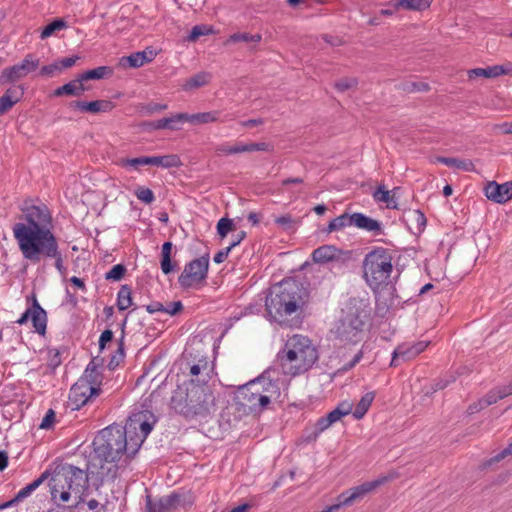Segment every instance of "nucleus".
Returning a JSON list of instances; mask_svg holds the SVG:
<instances>
[{"instance_id":"a878e982","label":"nucleus","mask_w":512,"mask_h":512,"mask_svg":"<svg viewBox=\"0 0 512 512\" xmlns=\"http://www.w3.org/2000/svg\"><path fill=\"white\" fill-rule=\"evenodd\" d=\"M429 0H391L387 6H393L395 10L423 11L430 7Z\"/></svg>"},{"instance_id":"680f3d73","label":"nucleus","mask_w":512,"mask_h":512,"mask_svg":"<svg viewBox=\"0 0 512 512\" xmlns=\"http://www.w3.org/2000/svg\"><path fill=\"white\" fill-rule=\"evenodd\" d=\"M494 133L512 134V122H503L492 126Z\"/></svg>"},{"instance_id":"72a5a7b5","label":"nucleus","mask_w":512,"mask_h":512,"mask_svg":"<svg viewBox=\"0 0 512 512\" xmlns=\"http://www.w3.org/2000/svg\"><path fill=\"white\" fill-rule=\"evenodd\" d=\"M503 72H505V70L495 65L487 68L471 69L468 71V76L470 79L477 77L494 78L503 75Z\"/></svg>"},{"instance_id":"f8f14e48","label":"nucleus","mask_w":512,"mask_h":512,"mask_svg":"<svg viewBox=\"0 0 512 512\" xmlns=\"http://www.w3.org/2000/svg\"><path fill=\"white\" fill-rule=\"evenodd\" d=\"M24 219L26 223H16L13 226L14 235H20L23 230L39 231L52 229V216L45 205H32L24 210Z\"/></svg>"},{"instance_id":"052dcab7","label":"nucleus","mask_w":512,"mask_h":512,"mask_svg":"<svg viewBox=\"0 0 512 512\" xmlns=\"http://www.w3.org/2000/svg\"><path fill=\"white\" fill-rule=\"evenodd\" d=\"M55 412L53 409H49L47 412H46V415L44 416V418L42 419V422L40 424V428L41 429H49L52 427L54 421H55Z\"/></svg>"},{"instance_id":"473e14b6","label":"nucleus","mask_w":512,"mask_h":512,"mask_svg":"<svg viewBox=\"0 0 512 512\" xmlns=\"http://www.w3.org/2000/svg\"><path fill=\"white\" fill-rule=\"evenodd\" d=\"M350 226H353V214L343 213L329 222L327 232L340 231Z\"/></svg>"},{"instance_id":"f3484780","label":"nucleus","mask_w":512,"mask_h":512,"mask_svg":"<svg viewBox=\"0 0 512 512\" xmlns=\"http://www.w3.org/2000/svg\"><path fill=\"white\" fill-rule=\"evenodd\" d=\"M428 344L429 342L427 341H418L413 344L399 345L392 353L390 366H398L399 360L409 361L415 358L427 348Z\"/></svg>"},{"instance_id":"c756f323","label":"nucleus","mask_w":512,"mask_h":512,"mask_svg":"<svg viewBox=\"0 0 512 512\" xmlns=\"http://www.w3.org/2000/svg\"><path fill=\"white\" fill-rule=\"evenodd\" d=\"M113 69L110 66H99L97 68L87 70L83 73H81L79 76L81 80L88 81V80H100L107 77L112 76Z\"/></svg>"},{"instance_id":"e2e57ef3","label":"nucleus","mask_w":512,"mask_h":512,"mask_svg":"<svg viewBox=\"0 0 512 512\" xmlns=\"http://www.w3.org/2000/svg\"><path fill=\"white\" fill-rule=\"evenodd\" d=\"M331 425L332 424L326 416L319 418L315 424V437L328 429Z\"/></svg>"},{"instance_id":"423d86ee","label":"nucleus","mask_w":512,"mask_h":512,"mask_svg":"<svg viewBox=\"0 0 512 512\" xmlns=\"http://www.w3.org/2000/svg\"><path fill=\"white\" fill-rule=\"evenodd\" d=\"M280 394L278 384L265 376L240 386L235 394V401L245 411L251 413L261 412Z\"/></svg>"},{"instance_id":"bb28decb","label":"nucleus","mask_w":512,"mask_h":512,"mask_svg":"<svg viewBox=\"0 0 512 512\" xmlns=\"http://www.w3.org/2000/svg\"><path fill=\"white\" fill-rule=\"evenodd\" d=\"M436 161L442 163L448 167L455 168L462 171L472 172L475 170L473 162L469 159H459L453 157H442L436 158Z\"/></svg>"},{"instance_id":"37998d69","label":"nucleus","mask_w":512,"mask_h":512,"mask_svg":"<svg viewBox=\"0 0 512 512\" xmlns=\"http://www.w3.org/2000/svg\"><path fill=\"white\" fill-rule=\"evenodd\" d=\"M245 237H246V233L244 231H241L240 239L239 240H233L231 242V244L226 249H223V250L219 251L217 254H215V256L213 258L214 262L217 263V264H220V263L224 262L227 259L231 249L234 248L235 246L239 245L240 242Z\"/></svg>"},{"instance_id":"412c9836","label":"nucleus","mask_w":512,"mask_h":512,"mask_svg":"<svg viewBox=\"0 0 512 512\" xmlns=\"http://www.w3.org/2000/svg\"><path fill=\"white\" fill-rule=\"evenodd\" d=\"M32 306H31V321L35 331L39 334H44L47 326V313L40 306L35 295H32Z\"/></svg>"},{"instance_id":"9d476101","label":"nucleus","mask_w":512,"mask_h":512,"mask_svg":"<svg viewBox=\"0 0 512 512\" xmlns=\"http://www.w3.org/2000/svg\"><path fill=\"white\" fill-rule=\"evenodd\" d=\"M156 422L155 415L149 410L134 412L129 416L123 430L126 432V437H129L132 454L138 452Z\"/></svg>"},{"instance_id":"4d7b16f0","label":"nucleus","mask_w":512,"mask_h":512,"mask_svg":"<svg viewBox=\"0 0 512 512\" xmlns=\"http://www.w3.org/2000/svg\"><path fill=\"white\" fill-rule=\"evenodd\" d=\"M183 304L181 301L171 302L168 305H164V313L171 316H175L183 311Z\"/></svg>"},{"instance_id":"20e7f679","label":"nucleus","mask_w":512,"mask_h":512,"mask_svg":"<svg viewBox=\"0 0 512 512\" xmlns=\"http://www.w3.org/2000/svg\"><path fill=\"white\" fill-rule=\"evenodd\" d=\"M319 358L316 347L308 337L293 335L282 351L278 360L285 375L297 376L307 372Z\"/></svg>"},{"instance_id":"c9c22d12","label":"nucleus","mask_w":512,"mask_h":512,"mask_svg":"<svg viewBox=\"0 0 512 512\" xmlns=\"http://www.w3.org/2000/svg\"><path fill=\"white\" fill-rule=\"evenodd\" d=\"M131 288L128 285H122L117 294V307L124 311L132 306Z\"/></svg>"},{"instance_id":"5701e85b","label":"nucleus","mask_w":512,"mask_h":512,"mask_svg":"<svg viewBox=\"0 0 512 512\" xmlns=\"http://www.w3.org/2000/svg\"><path fill=\"white\" fill-rule=\"evenodd\" d=\"M155 54L152 50L147 51H139L132 53L129 56H123L120 59V65L123 67H131V68H139L143 66L145 63H149L153 60Z\"/></svg>"},{"instance_id":"58836bf2","label":"nucleus","mask_w":512,"mask_h":512,"mask_svg":"<svg viewBox=\"0 0 512 512\" xmlns=\"http://www.w3.org/2000/svg\"><path fill=\"white\" fill-rule=\"evenodd\" d=\"M262 36L260 34H249V33H234L232 34L227 43L245 42L257 44L261 41Z\"/></svg>"},{"instance_id":"de8ad7c7","label":"nucleus","mask_w":512,"mask_h":512,"mask_svg":"<svg viewBox=\"0 0 512 512\" xmlns=\"http://www.w3.org/2000/svg\"><path fill=\"white\" fill-rule=\"evenodd\" d=\"M127 269L123 264L114 265L106 274V280L119 281L125 275Z\"/></svg>"},{"instance_id":"4468645a","label":"nucleus","mask_w":512,"mask_h":512,"mask_svg":"<svg viewBox=\"0 0 512 512\" xmlns=\"http://www.w3.org/2000/svg\"><path fill=\"white\" fill-rule=\"evenodd\" d=\"M38 66L39 59L33 54H28L20 64L4 69L0 76V82L7 83L21 79L36 70Z\"/></svg>"},{"instance_id":"7ed1b4c3","label":"nucleus","mask_w":512,"mask_h":512,"mask_svg":"<svg viewBox=\"0 0 512 512\" xmlns=\"http://www.w3.org/2000/svg\"><path fill=\"white\" fill-rule=\"evenodd\" d=\"M170 406L186 419H203L216 411V399L208 386L189 384L185 393L174 392Z\"/></svg>"},{"instance_id":"79ce46f5","label":"nucleus","mask_w":512,"mask_h":512,"mask_svg":"<svg viewBox=\"0 0 512 512\" xmlns=\"http://www.w3.org/2000/svg\"><path fill=\"white\" fill-rule=\"evenodd\" d=\"M213 33V29L208 25H196L191 29L190 34L187 37L189 42L197 41L201 36L209 35Z\"/></svg>"},{"instance_id":"338daca9","label":"nucleus","mask_w":512,"mask_h":512,"mask_svg":"<svg viewBox=\"0 0 512 512\" xmlns=\"http://www.w3.org/2000/svg\"><path fill=\"white\" fill-rule=\"evenodd\" d=\"M15 105V101H11L8 95L0 97V115L9 111Z\"/></svg>"},{"instance_id":"a211bd4d","label":"nucleus","mask_w":512,"mask_h":512,"mask_svg":"<svg viewBox=\"0 0 512 512\" xmlns=\"http://www.w3.org/2000/svg\"><path fill=\"white\" fill-rule=\"evenodd\" d=\"M484 194L489 200L504 204L512 199V181L503 184L489 181L484 187Z\"/></svg>"},{"instance_id":"cd10ccee","label":"nucleus","mask_w":512,"mask_h":512,"mask_svg":"<svg viewBox=\"0 0 512 512\" xmlns=\"http://www.w3.org/2000/svg\"><path fill=\"white\" fill-rule=\"evenodd\" d=\"M211 74L205 71L199 72L188 78L182 85L183 90L191 91L207 85L211 81Z\"/></svg>"},{"instance_id":"bf43d9fd","label":"nucleus","mask_w":512,"mask_h":512,"mask_svg":"<svg viewBox=\"0 0 512 512\" xmlns=\"http://www.w3.org/2000/svg\"><path fill=\"white\" fill-rule=\"evenodd\" d=\"M244 145V152H253V151H269L270 145L265 142L260 143H247Z\"/></svg>"},{"instance_id":"2f4dec72","label":"nucleus","mask_w":512,"mask_h":512,"mask_svg":"<svg viewBox=\"0 0 512 512\" xmlns=\"http://www.w3.org/2000/svg\"><path fill=\"white\" fill-rule=\"evenodd\" d=\"M171 252H172V243L165 242L162 245L160 266H161L162 272L166 275L170 274L175 268V264H173L171 261Z\"/></svg>"},{"instance_id":"49530a36","label":"nucleus","mask_w":512,"mask_h":512,"mask_svg":"<svg viewBox=\"0 0 512 512\" xmlns=\"http://www.w3.org/2000/svg\"><path fill=\"white\" fill-rule=\"evenodd\" d=\"M167 120V129L168 130H179V124L187 122V113H176L169 117H165Z\"/></svg>"},{"instance_id":"f03ea898","label":"nucleus","mask_w":512,"mask_h":512,"mask_svg":"<svg viewBox=\"0 0 512 512\" xmlns=\"http://www.w3.org/2000/svg\"><path fill=\"white\" fill-rule=\"evenodd\" d=\"M303 304V288L292 279L273 285L265 297L267 316L279 324H283L286 318L299 310Z\"/></svg>"},{"instance_id":"f257e3e1","label":"nucleus","mask_w":512,"mask_h":512,"mask_svg":"<svg viewBox=\"0 0 512 512\" xmlns=\"http://www.w3.org/2000/svg\"><path fill=\"white\" fill-rule=\"evenodd\" d=\"M87 473L71 464L62 465L51 475L49 486L55 508L75 510L84 502V491L88 488Z\"/></svg>"},{"instance_id":"603ef678","label":"nucleus","mask_w":512,"mask_h":512,"mask_svg":"<svg viewBox=\"0 0 512 512\" xmlns=\"http://www.w3.org/2000/svg\"><path fill=\"white\" fill-rule=\"evenodd\" d=\"M502 397H498L497 389H494L490 391L483 399L479 401L480 408L488 407L494 403H496L498 400H501Z\"/></svg>"},{"instance_id":"8fccbe9b","label":"nucleus","mask_w":512,"mask_h":512,"mask_svg":"<svg viewBox=\"0 0 512 512\" xmlns=\"http://www.w3.org/2000/svg\"><path fill=\"white\" fill-rule=\"evenodd\" d=\"M509 455H512V442L508 445V447H506L501 452H499L498 454H496L495 456H493L492 458L487 460L483 464V466L487 467V466L492 465L493 463L500 462L501 460H503L504 458H506Z\"/></svg>"},{"instance_id":"aec40b11","label":"nucleus","mask_w":512,"mask_h":512,"mask_svg":"<svg viewBox=\"0 0 512 512\" xmlns=\"http://www.w3.org/2000/svg\"><path fill=\"white\" fill-rule=\"evenodd\" d=\"M70 107L77 108L81 112L97 114L110 112L114 108V104L110 100H95L91 102L73 101L70 103Z\"/></svg>"},{"instance_id":"6e6552de","label":"nucleus","mask_w":512,"mask_h":512,"mask_svg":"<svg viewBox=\"0 0 512 512\" xmlns=\"http://www.w3.org/2000/svg\"><path fill=\"white\" fill-rule=\"evenodd\" d=\"M392 271V256L387 249L376 248L365 256L363 276L372 290L387 286Z\"/></svg>"},{"instance_id":"6ab92c4d","label":"nucleus","mask_w":512,"mask_h":512,"mask_svg":"<svg viewBox=\"0 0 512 512\" xmlns=\"http://www.w3.org/2000/svg\"><path fill=\"white\" fill-rule=\"evenodd\" d=\"M180 500L181 495L177 493L161 497L155 502L150 496H147L146 512H171L178 507Z\"/></svg>"},{"instance_id":"b1692460","label":"nucleus","mask_w":512,"mask_h":512,"mask_svg":"<svg viewBox=\"0 0 512 512\" xmlns=\"http://www.w3.org/2000/svg\"><path fill=\"white\" fill-rule=\"evenodd\" d=\"M51 473L48 470H45L37 479L32 481L30 484L26 485L22 489L18 491L16 496L9 500L12 502V506L23 499L29 497L40 485H42L49 477Z\"/></svg>"},{"instance_id":"c85d7f7f","label":"nucleus","mask_w":512,"mask_h":512,"mask_svg":"<svg viewBox=\"0 0 512 512\" xmlns=\"http://www.w3.org/2000/svg\"><path fill=\"white\" fill-rule=\"evenodd\" d=\"M220 117L219 111L201 112L196 114H188L186 121L193 125L208 124L217 122Z\"/></svg>"},{"instance_id":"9b49d317","label":"nucleus","mask_w":512,"mask_h":512,"mask_svg":"<svg viewBox=\"0 0 512 512\" xmlns=\"http://www.w3.org/2000/svg\"><path fill=\"white\" fill-rule=\"evenodd\" d=\"M366 318L367 312L364 309L356 305L349 306L338 327V334L341 340L352 343L358 342L363 332Z\"/></svg>"},{"instance_id":"393cba45","label":"nucleus","mask_w":512,"mask_h":512,"mask_svg":"<svg viewBox=\"0 0 512 512\" xmlns=\"http://www.w3.org/2000/svg\"><path fill=\"white\" fill-rule=\"evenodd\" d=\"M85 90L86 88L83 84V81L81 80L80 76H78L76 79L55 89L53 94L56 97H60L63 95L81 96L85 92Z\"/></svg>"},{"instance_id":"7c9ffc66","label":"nucleus","mask_w":512,"mask_h":512,"mask_svg":"<svg viewBox=\"0 0 512 512\" xmlns=\"http://www.w3.org/2000/svg\"><path fill=\"white\" fill-rule=\"evenodd\" d=\"M397 189L392 191L387 190L384 186L380 185L374 192L373 197L378 202L386 203L388 208H397V202L395 199V192Z\"/></svg>"},{"instance_id":"1a4fd4ad","label":"nucleus","mask_w":512,"mask_h":512,"mask_svg":"<svg viewBox=\"0 0 512 512\" xmlns=\"http://www.w3.org/2000/svg\"><path fill=\"white\" fill-rule=\"evenodd\" d=\"M99 377L97 366L94 361H91L85 369L83 376L72 385L69 392V400L77 409L92 403L101 394V388L98 385L100 382Z\"/></svg>"},{"instance_id":"864d4df0","label":"nucleus","mask_w":512,"mask_h":512,"mask_svg":"<svg viewBox=\"0 0 512 512\" xmlns=\"http://www.w3.org/2000/svg\"><path fill=\"white\" fill-rule=\"evenodd\" d=\"M48 259L54 260V266L60 273L65 270L63 256L59 247L52 252Z\"/></svg>"},{"instance_id":"0eeeda50","label":"nucleus","mask_w":512,"mask_h":512,"mask_svg":"<svg viewBox=\"0 0 512 512\" xmlns=\"http://www.w3.org/2000/svg\"><path fill=\"white\" fill-rule=\"evenodd\" d=\"M24 259L33 264L48 260L52 252L59 247L58 240L52 229L39 231L23 230L14 235Z\"/></svg>"},{"instance_id":"ddd939ff","label":"nucleus","mask_w":512,"mask_h":512,"mask_svg":"<svg viewBox=\"0 0 512 512\" xmlns=\"http://www.w3.org/2000/svg\"><path fill=\"white\" fill-rule=\"evenodd\" d=\"M209 268V255L196 258L184 266L178 278V283L183 289L198 288L206 280Z\"/></svg>"},{"instance_id":"6e6d98bb","label":"nucleus","mask_w":512,"mask_h":512,"mask_svg":"<svg viewBox=\"0 0 512 512\" xmlns=\"http://www.w3.org/2000/svg\"><path fill=\"white\" fill-rule=\"evenodd\" d=\"M163 168H174L181 164L180 158L176 154L162 156Z\"/></svg>"},{"instance_id":"774afa93","label":"nucleus","mask_w":512,"mask_h":512,"mask_svg":"<svg viewBox=\"0 0 512 512\" xmlns=\"http://www.w3.org/2000/svg\"><path fill=\"white\" fill-rule=\"evenodd\" d=\"M113 332L109 329L104 330L99 338V348L103 350L108 342H111L113 339Z\"/></svg>"},{"instance_id":"dca6fc26","label":"nucleus","mask_w":512,"mask_h":512,"mask_svg":"<svg viewBox=\"0 0 512 512\" xmlns=\"http://www.w3.org/2000/svg\"><path fill=\"white\" fill-rule=\"evenodd\" d=\"M188 369V375L191 377L189 384L207 386L213 373V366L207 358H201L196 363L188 364Z\"/></svg>"},{"instance_id":"4c0bfd02","label":"nucleus","mask_w":512,"mask_h":512,"mask_svg":"<svg viewBox=\"0 0 512 512\" xmlns=\"http://www.w3.org/2000/svg\"><path fill=\"white\" fill-rule=\"evenodd\" d=\"M67 26H68L67 23L63 19H61V18L54 19L51 23H49L48 25H46L44 27V29L41 32L40 38L42 40H44V39L54 35L58 31L67 28Z\"/></svg>"},{"instance_id":"0e129e2a","label":"nucleus","mask_w":512,"mask_h":512,"mask_svg":"<svg viewBox=\"0 0 512 512\" xmlns=\"http://www.w3.org/2000/svg\"><path fill=\"white\" fill-rule=\"evenodd\" d=\"M4 95H8L11 101H15V104L20 101L23 96V89L21 87H11L7 89Z\"/></svg>"},{"instance_id":"13d9d810","label":"nucleus","mask_w":512,"mask_h":512,"mask_svg":"<svg viewBox=\"0 0 512 512\" xmlns=\"http://www.w3.org/2000/svg\"><path fill=\"white\" fill-rule=\"evenodd\" d=\"M275 223L285 230H289L293 227V218L289 214H285L275 218Z\"/></svg>"},{"instance_id":"a18cd8bd","label":"nucleus","mask_w":512,"mask_h":512,"mask_svg":"<svg viewBox=\"0 0 512 512\" xmlns=\"http://www.w3.org/2000/svg\"><path fill=\"white\" fill-rule=\"evenodd\" d=\"M135 196L145 204H151L155 200L153 191L144 186H138L135 190Z\"/></svg>"},{"instance_id":"4be33fe9","label":"nucleus","mask_w":512,"mask_h":512,"mask_svg":"<svg viewBox=\"0 0 512 512\" xmlns=\"http://www.w3.org/2000/svg\"><path fill=\"white\" fill-rule=\"evenodd\" d=\"M353 226L375 235L383 233L381 223L373 218H370L363 213H353Z\"/></svg>"},{"instance_id":"39448f33","label":"nucleus","mask_w":512,"mask_h":512,"mask_svg":"<svg viewBox=\"0 0 512 512\" xmlns=\"http://www.w3.org/2000/svg\"><path fill=\"white\" fill-rule=\"evenodd\" d=\"M93 455L100 462H117L123 455L132 458L135 454L131 453V445L126 437L123 427L110 425L94 437L92 442Z\"/></svg>"},{"instance_id":"ea45409f","label":"nucleus","mask_w":512,"mask_h":512,"mask_svg":"<svg viewBox=\"0 0 512 512\" xmlns=\"http://www.w3.org/2000/svg\"><path fill=\"white\" fill-rule=\"evenodd\" d=\"M351 411V405L342 403L338 407H336L334 410L329 412L326 417L329 419L331 424H334L335 422L339 421L343 416L349 414Z\"/></svg>"},{"instance_id":"5fc2aeb1","label":"nucleus","mask_w":512,"mask_h":512,"mask_svg":"<svg viewBox=\"0 0 512 512\" xmlns=\"http://www.w3.org/2000/svg\"><path fill=\"white\" fill-rule=\"evenodd\" d=\"M47 363L51 369L57 368L61 364L60 352L56 349H50L48 351Z\"/></svg>"},{"instance_id":"f704fd0d","label":"nucleus","mask_w":512,"mask_h":512,"mask_svg":"<svg viewBox=\"0 0 512 512\" xmlns=\"http://www.w3.org/2000/svg\"><path fill=\"white\" fill-rule=\"evenodd\" d=\"M374 398V392H368L361 397L360 401L357 403L355 407V410L353 411V416L355 419L363 418V416L367 413L369 407L371 406Z\"/></svg>"},{"instance_id":"a19ab883","label":"nucleus","mask_w":512,"mask_h":512,"mask_svg":"<svg viewBox=\"0 0 512 512\" xmlns=\"http://www.w3.org/2000/svg\"><path fill=\"white\" fill-rule=\"evenodd\" d=\"M215 152L218 155H231L244 152V145L242 143L230 145L229 143H223L215 148Z\"/></svg>"},{"instance_id":"3c124183","label":"nucleus","mask_w":512,"mask_h":512,"mask_svg":"<svg viewBox=\"0 0 512 512\" xmlns=\"http://www.w3.org/2000/svg\"><path fill=\"white\" fill-rule=\"evenodd\" d=\"M357 84L358 81L356 78H342L335 83V87L338 91L344 92L357 86Z\"/></svg>"},{"instance_id":"2eb2a0df","label":"nucleus","mask_w":512,"mask_h":512,"mask_svg":"<svg viewBox=\"0 0 512 512\" xmlns=\"http://www.w3.org/2000/svg\"><path fill=\"white\" fill-rule=\"evenodd\" d=\"M312 258L316 263L337 262L344 264L351 260L352 253L334 245H322L313 251Z\"/></svg>"},{"instance_id":"09e8293b","label":"nucleus","mask_w":512,"mask_h":512,"mask_svg":"<svg viewBox=\"0 0 512 512\" xmlns=\"http://www.w3.org/2000/svg\"><path fill=\"white\" fill-rule=\"evenodd\" d=\"M233 229V222L229 218H221L217 223V232L221 238L225 237Z\"/></svg>"},{"instance_id":"69168bd1","label":"nucleus","mask_w":512,"mask_h":512,"mask_svg":"<svg viewBox=\"0 0 512 512\" xmlns=\"http://www.w3.org/2000/svg\"><path fill=\"white\" fill-rule=\"evenodd\" d=\"M77 60H79V56L77 55L62 58L61 60L57 61L59 70L62 71L63 69L71 68L76 64Z\"/></svg>"},{"instance_id":"e433bc0d","label":"nucleus","mask_w":512,"mask_h":512,"mask_svg":"<svg viewBox=\"0 0 512 512\" xmlns=\"http://www.w3.org/2000/svg\"><path fill=\"white\" fill-rule=\"evenodd\" d=\"M398 90H402L406 93L413 92H426L430 89V86L426 82L416 81H403L395 86Z\"/></svg>"},{"instance_id":"c03bdc74","label":"nucleus","mask_w":512,"mask_h":512,"mask_svg":"<svg viewBox=\"0 0 512 512\" xmlns=\"http://www.w3.org/2000/svg\"><path fill=\"white\" fill-rule=\"evenodd\" d=\"M118 165L122 168L133 167L138 169L140 166L148 165L147 156H141L137 158H121L118 161Z\"/></svg>"}]
</instances>
